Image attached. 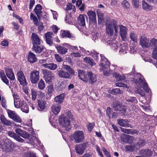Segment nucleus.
I'll return each mask as SVG.
<instances>
[{
    "instance_id": "obj_10",
    "label": "nucleus",
    "mask_w": 157,
    "mask_h": 157,
    "mask_svg": "<svg viewBox=\"0 0 157 157\" xmlns=\"http://www.w3.org/2000/svg\"><path fill=\"white\" fill-rule=\"evenodd\" d=\"M137 77L139 78V80L141 84L143 86L144 89L147 93H149L150 91V89L148 87L147 83L145 82V79L140 73H137L136 75Z\"/></svg>"
},
{
    "instance_id": "obj_41",
    "label": "nucleus",
    "mask_w": 157,
    "mask_h": 157,
    "mask_svg": "<svg viewBox=\"0 0 157 157\" xmlns=\"http://www.w3.org/2000/svg\"><path fill=\"white\" fill-rule=\"evenodd\" d=\"M121 104L119 102L117 101H115L113 102L112 106L114 110L116 111H117Z\"/></svg>"
},
{
    "instance_id": "obj_58",
    "label": "nucleus",
    "mask_w": 157,
    "mask_h": 157,
    "mask_svg": "<svg viewBox=\"0 0 157 157\" xmlns=\"http://www.w3.org/2000/svg\"><path fill=\"white\" fill-rule=\"evenodd\" d=\"M115 85L117 86H118L119 87H123L124 88H127L128 86L127 85L124 83H123L121 82H117L115 84Z\"/></svg>"
},
{
    "instance_id": "obj_3",
    "label": "nucleus",
    "mask_w": 157,
    "mask_h": 157,
    "mask_svg": "<svg viewBox=\"0 0 157 157\" xmlns=\"http://www.w3.org/2000/svg\"><path fill=\"white\" fill-rule=\"evenodd\" d=\"M63 69L66 70V71L61 68H59L57 70V74L61 78L65 79H70L71 75H74L75 72L74 70L69 65H64L63 66Z\"/></svg>"
},
{
    "instance_id": "obj_49",
    "label": "nucleus",
    "mask_w": 157,
    "mask_h": 157,
    "mask_svg": "<svg viewBox=\"0 0 157 157\" xmlns=\"http://www.w3.org/2000/svg\"><path fill=\"white\" fill-rule=\"evenodd\" d=\"M132 4L133 6L136 8H138L140 6L139 2L138 0H132Z\"/></svg>"
},
{
    "instance_id": "obj_47",
    "label": "nucleus",
    "mask_w": 157,
    "mask_h": 157,
    "mask_svg": "<svg viewBox=\"0 0 157 157\" xmlns=\"http://www.w3.org/2000/svg\"><path fill=\"white\" fill-rule=\"evenodd\" d=\"M128 46L122 45L121 46V50L119 51V52L122 54H126L127 52L126 51L128 50Z\"/></svg>"
},
{
    "instance_id": "obj_13",
    "label": "nucleus",
    "mask_w": 157,
    "mask_h": 157,
    "mask_svg": "<svg viewBox=\"0 0 157 157\" xmlns=\"http://www.w3.org/2000/svg\"><path fill=\"white\" fill-rule=\"evenodd\" d=\"M14 144L11 141H8L6 143V145L3 146L2 150L3 151L6 153L11 152L13 149Z\"/></svg>"
},
{
    "instance_id": "obj_22",
    "label": "nucleus",
    "mask_w": 157,
    "mask_h": 157,
    "mask_svg": "<svg viewBox=\"0 0 157 157\" xmlns=\"http://www.w3.org/2000/svg\"><path fill=\"white\" fill-rule=\"evenodd\" d=\"M88 82L92 84L97 80L96 75L91 72H88L87 73Z\"/></svg>"
},
{
    "instance_id": "obj_2",
    "label": "nucleus",
    "mask_w": 157,
    "mask_h": 157,
    "mask_svg": "<svg viewBox=\"0 0 157 157\" xmlns=\"http://www.w3.org/2000/svg\"><path fill=\"white\" fill-rule=\"evenodd\" d=\"M16 133L12 131H9L8 132V135L10 137H12L17 142L23 143L25 141L22 138L29 140L30 137V134L25 131L21 130L20 128H17L15 130Z\"/></svg>"
},
{
    "instance_id": "obj_19",
    "label": "nucleus",
    "mask_w": 157,
    "mask_h": 157,
    "mask_svg": "<svg viewBox=\"0 0 157 157\" xmlns=\"http://www.w3.org/2000/svg\"><path fill=\"white\" fill-rule=\"evenodd\" d=\"M32 42L33 46L41 44L40 40L38 35L35 33H33L31 36Z\"/></svg>"
},
{
    "instance_id": "obj_27",
    "label": "nucleus",
    "mask_w": 157,
    "mask_h": 157,
    "mask_svg": "<svg viewBox=\"0 0 157 157\" xmlns=\"http://www.w3.org/2000/svg\"><path fill=\"white\" fill-rule=\"evenodd\" d=\"M0 119L2 123L6 125L10 126L12 124H15L14 123H12L10 121L7 119L3 115L1 116Z\"/></svg>"
},
{
    "instance_id": "obj_54",
    "label": "nucleus",
    "mask_w": 157,
    "mask_h": 157,
    "mask_svg": "<svg viewBox=\"0 0 157 157\" xmlns=\"http://www.w3.org/2000/svg\"><path fill=\"white\" fill-rule=\"evenodd\" d=\"M84 60L86 62L88 63L90 65H93V59L89 57H86L84 59Z\"/></svg>"
},
{
    "instance_id": "obj_15",
    "label": "nucleus",
    "mask_w": 157,
    "mask_h": 157,
    "mask_svg": "<svg viewBox=\"0 0 157 157\" xmlns=\"http://www.w3.org/2000/svg\"><path fill=\"white\" fill-rule=\"evenodd\" d=\"M101 60L99 66L100 67L105 66V68H109L110 63L107 59L103 54H100Z\"/></svg>"
},
{
    "instance_id": "obj_51",
    "label": "nucleus",
    "mask_w": 157,
    "mask_h": 157,
    "mask_svg": "<svg viewBox=\"0 0 157 157\" xmlns=\"http://www.w3.org/2000/svg\"><path fill=\"white\" fill-rule=\"evenodd\" d=\"M127 143L132 144L133 142L134 138L133 136L126 135Z\"/></svg>"
},
{
    "instance_id": "obj_20",
    "label": "nucleus",
    "mask_w": 157,
    "mask_h": 157,
    "mask_svg": "<svg viewBox=\"0 0 157 157\" xmlns=\"http://www.w3.org/2000/svg\"><path fill=\"white\" fill-rule=\"evenodd\" d=\"M55 46L57 49L58 53L61 55H64L67 52L68 49L65 47L58 44H55Z\"/></svg>"
},
{
    "instance_id": "obj_18",
    "label": "nucleus",
    "mask_w": 157,
    "mask_h": 157,
    "mask_svg": "<svg viewBox=\"0 0 157 157\" xmlns=\"http://www.w3.org/2000/svg\"><path fill=\"white\" fill-rule=\"evenodd\" d=\"M53 36V33L50 32H48L44 34L46 42L50 46H52L53 44L52 39Z\"/></svg>"
},
{
    "instance_id": "obj_35",
    "label": "nucleus",
    "mask_w": 157,
    "mask_h": 157,
    "mask_svg": "<svg viewBox=\"0 0 157 157\" xmlns=\"http://www.w3.org/2000/svg\"><path fill=\"white\" fill-rule=\"evenodd\" d=\"M60 34L62 37H67L70 38L72 37L71 34L70 33V32L68 31H61Z\"/></svg>"
},
{
    "instance_id": "obj_14",
    "label": "nucleus",
    "mask_w": 157,
    "mask_h": 157,
    "mask_svg": "<svg viewBox=\"0 0 157 157\" xmlns=\"http://www.w3.org/2000/svg\"><path fill=\"white\" fill-rule=\"evenodd\" d=\"M88 145L87 143H84L77 145L75 147V150L76 152L79 155L82 154L86 150V147Z\"/></svg>"
},
{
    "instance_id": "obj_26",
    "label": "nucleus",
    "mask_w": 157,
    "mask_h": 157,
    "mask_svg": "<svg viewBox=\"0 0 157 157\" xmlns=\"http://www.w3.org/2000/svg\"><path fill=\"white\" fill-rule=\"evenodd\" d=\"M61 109L60 105L59 104H55L52 107V111L53 113L57 115Z\"/></svg>"
},
{
    "instance_id": "obj_46",
    "label": "nucleus",
    "mask_w": 157,
    "mask_h": 157,
    "mask_svg": "<svg viewBox=\"0 0 157 157\" xmlns=\"http://www.w3.org/2000/svg\"><path fill=\"white\" fill-rule=\"evenodd\" d=\"M99 24L101 23L103 24L105 22L104 18V14L102 13L99 12Z\"/></svg>"
},
{
    "instance_id": "obj_64",
    "label": "nucleus",
    "mask_w": 157,
    "mask_h": 157,
    "mask_svg": "<svg viewBox=\"0 0 157 157\" xmlns=\"http://www.w3.org/2000/svg\"><path fill=\"white\" fill-rule=\"evenodd\" d=\"M65 116L68 119H73V116L71 115V112L70 111H68L66 113Z\"/></svg>"
},
{
    "instance_id": "obj_1",
    "label": "nucleus",
    "mask_w": 157,
    "mask_h": 157,
    "mask_svg": "<svg viewBox=\"0 0 157 157\" xmlns=\"http://www.w3.org/2000/svg\"><path fill=\"white\" fill-rule=\"evenodd\" d=\"M140 43L143 48H148L150 46L154 48L152 56L153 58L157 60V40L152 39L150 41L144 35L141 36L140 38Z\"/></svg>"
},
{
    "instance_id": "obj_53",
    "label": "nucleus",
    "mask_w": 157,
    "mask_h": 157,
    "mask_svg": "<svg viewBox=\"0 0 157 157\" xmlns=\"http://www.w3.org/2000/svg\"><path fill=\"white\" fill-rule=\"evenodd\" d=\"M92 40L94 41L98 40V34L97 32H92Z\"/></svg>"
},
{
    "instance_id": "obj_45",
    "label": "nucleus",
    "mask_w": 157,
    "mask_h": 157,
    "mask_svg": "<svg viewBox=\"0 0 157 157\" xmlns=\"http://www.w3.org/2000/svg\"><path fill=\"white\" fill-rule=\"evenodd\" d=\"M110 91L111 92H109V93L111 94H113L115 95H117L118 94H121L123 93L122 90L119 88L113 89L112 91L110 90Z\"/></svg>"
},
{
    "instance_id": "obj_44",
    "label": "nucleus",
    "mask_w": 157,
    "mask_h": 157,
    "mask_svg": "<svg viewBox=\"0 0 157 157\" xmlns=\"http://www.w3.org/2000/svg\"><path fill=\"white\" fill-rule=\"evenodd\" d=\"M25 101L23 99H21V100L18 101V102H17L14 103V106L17 108H20L23 105V104H22V103Z\"/></svg>"
},
{
    "instance_id": "obj_28",
    "label": "nucleus",
    "mask_w": 157,
    "mask_h": 157,
    "mask_svg": "<svg viewBox=\"0 0 157 157\" xmlns=\"http://www.w3.org/2000/svg\"><path fill=\"white\" fill-rule=\"evenodd\" d=\"M6 74L7 76L11 80H13L15 79L14 75L12 70L10 69H6Z\"/></svg>"
},
{
    "instance_id": "obj_56",
    "label": "nucleus",
    "mask_w": 157,
    "mask_h": 157,
    "mask_svg": "<svg viewBox=\"0 0 157 157\" xmlns=\"http://www.w3.org/2000/svg\"><path fill=\"white\" fill-rule=\"evenodd\" d=\"M56 59L57 61L60 62L63 61V59L61 56L58 54H56L55 55Z\"/></svg>"
},
{
    "instance_id": "obj_31",
    "label": "nucleus",
    "mask_w": 157,
    "mask_h": 157,
    "mask_svg": "<svg viewBox=\"0 0 157 157\" xmlns=\"http://www.w3.org/2000/svg\"><path fill=\"white\" fill-rule=\"evenodd\" d=\"M65 96L64 93L61 94L56 96L54 99L55 101L58 103V104H61L64 99Z\"/></svg>"
},
{
    "instance_id": "obj_30",
    "label": "nucleus",
    "mask_w": 157,
    "mask_h": 157,
    "mask_svg": "<svg viewBox=\"0 0 157 157\" xmlns=\"http://www.w3.org/2000/svg\"><path fill=\"white\" fill-rule=\"evenodd\" d=\"M28 60L30 62L33 63L36 61L37 59L34 54L31 52H29L28 56Z\"/></svg>"
},
{
    "instance_id": "obj_12",
    "label": "nucleus",
    "mask_w": 157,
    "mask_h": 157,
    "mask_svg": "<svg viewBox=\"0 0 157 157\" xmlns=\"http://www.w3.org/2000/svg\"><path fill=\"white\" fill-rule=\"evenodd\" d=\"M17 76L20 84L23 86H26L27 83L23 72L21 71H18L17 74Z\"/></svg>"
},
{
    "instance_id": "obj_34",
    "label": "nucleus",
    "mask_w": 157,
    "mask_h": 157,
    "mask_svg": "<svg viewBox=\"0 0 157 157\" xmlns=\"http://www.w3.org/2000/svg\"><path fill=\"white\" fill-rule=\"evenodd\" d=\"M141 153L144 156H151L152 154V152L150 150L145 149L144 150H142L140 151Z\"/></svg>"
},
{
    "instance_id": "obj_52",
    "label": "nucleus",
    "mask_w": 157,
    "mask_h": 157,
    "mask_svg": "<svg viewBox=\"0 0 157 157\" xmlns=\"http://www.w3.org/2000/svg\"><path fill=\"white\" fill-rule=\"evenodd\" d=\"M30 19H32L33 21L34 22V24L37 25V23L38 22V20L37 18L34 15L33 13H31L30 14Z\"/></svg>"
},
{
    "instance_id": "obj_48",
    "label": "nucleus",
    "mask_w": 157,
    "mask_h": 157,
    "mask_svg": "<svg viewBox=\"0 0 157 157\" xmlns=\"http://www.w3.org/2000/svg\"><path fill=\"white\" fill-rule=\"evenodd\" d=\"M72 18L70 14H68L66 15L65 18V21L67 23L71 24L72 23Z\"/></svg>"
},
{
    "instance_id": "obj_24",
    "label": "nucleus",
    "mask_w": 157,
    "mask_h": 157,
    "mask_svg": "<svg viewBox=\"0 0 157 157\" xmlns=\"http://www.w3.org/2000/svg\"><path fill=\"white\" fill-rule=\"evenodd\" d=\"M42 66L51 70H54L57 69V66L53 63H49V61L46 63L42 64Z\"/></svg>"
},
{
    "instance_id": "obj_16",
    "label": "nucleus",
    "mask_w": 157,
    "mask_h": 157,
    "mask_svg": "<svg viewBox=\"0 0 157 157\" xmlns=\"http://www.w3.org/2000/svg\"><path fill=\"white\" fill-rule=\"evenodd\" d=\"M118 124L120 126L124 127L132 128V125L128 123L129 121L127 119L124 120L122 119H119L117 120Z\"/></svg>"
},
{
    "instance_id": "obj_55",
    "label": "nucleus",
    "mask_w": 157,
    "mask_h": 157,
    "mask_svg": "<svg viewBox=\"0 0 157 157\" xmlns=\"http://www.w3.org/2000/svg\"><path fill=\"white\" fill-rule=\"evenodd\" d=\"M120 128L121 129V131L124 133L127 134H130L132 133L131 129L124 128L121 127H120Z\"/></svg>"
},
{
    "instance_id": "obj_33",
    "label": "nucleus",
    "mask_w": 157,
    "mask_h": 157,
    "mask_svg": "<svg viewBox=\"0 0 157 157\" xmlns=\"http://www.w3.org/2000/svg\"><path fill=\"white\" fill-rule=\"evenodd\" d=\"M85 16L82 14H80L78 17V22L79 25L83 27L85 25Z\"/></svg>"
},
{
    "instance_id": "obj_29",
    "label": "nucleus",
    "mask_w": 157,
    "mask_h": 157,
    "mask_svg": "<svg viewBox=\"0 0 157 157\" xmlns=\"http://www.w3.org/2000/svg\"><path fill=\"white\" fill-rule=\"evenodd\" d=\"M41 10L42 6L40 4L36 5L34 9L35 13L39 18L40 17V16L41 15V14L42 13Z\"/></svg>"
},
{
    "instance_id": "obj_11",
    "label": "nucleus",
    "mask_w": 157,
    "mask_h": 157,
    "mask_svg": "<svg viewBox=\"0 0 157 157\" xmlns=\"http://www.w3.org/2000/svg\"><path fill=\"white\" fill-rule=\"evenodd\" d=\"M7 113L9 117L18 123H21L22 122L21 118L15 111L9 110L8 111Z\"/></svg>"
},
{
    "instance_id": "obj_42",
    "label": "nucleus",
    "mask_w": 157,
    "mask_h": 157,
    "mask_svg": "<svg viewBox=\"0 0 157 157\" xmlns=\"http://www.w3.org/2000/svg\"><path fill=\"white\" fill-rule=\"evenodd\" d=\"M125 99L127 102H131L134 103H136L137 102V100L135 97H127Z\"/></svg>"
},
{
    "instance_id": "obj_43",
    "label": "nucleus",
    "mask_w": 157,
    "mask_h": 157,
    "mask_svg": "<svg viewBox=\"0 0 157 157\" xmlns=\"http://www.w3.org/2000/svg\"><path fill=\"white\" fill-rule=\"evenodd\" d=\"M45 87V85L44 81L41 79L38 83V88L40 90H44Z\"/></svg>"
},
{
    "instance_id": "obj_6",
    "label": "nucleus",
    "mask_w": 157,
    "mask_h": 157,
    "mask_svg": "<svg viewBox=\"0 0 157 157\" xmlns=\"http://www.w3.org/2000/svg\"><path fill=\"white\" fill-rule=\"evenodd\" d=\"M29 77L30 81L32 83H37L39 79V71L36 70L32 71L29 74Z\"/></svg>"
},
{
    "instance_id": "obj_25",
    "label": "nucleus",
    "mask_w": 157,
    "mask_h": 157,
    "mask_svg": "<svg viewBox=\"0 0 157 157\" xmlns=\"http://www.w3.org/2000/svg\"><path fill=\"white\" fill-rule=\"evenodd\" d=\"M142 8L144 10L149 11L152 10L153 6L149 5L145 1L143 0L142 2Z\"/></svg>"
},
{
    "instance_id": "obj_23",
    "label": "nucleus",
    "mask_w": 157,
    "mask_h": 157,
    "mask_svg": "<svg viewBox=\"0 0 157 157\" xmlns=\"http://www.w3.org/2000/svg\"><path fill=\"white\" fill-rule=\"evenodd\" d=\"M44 47L41 44L33 46V50L36 53L39 54L42 52Z\"/></svg>"
},
{
    "instance_id": "obj_4",
    "label": "nucleus",
    "mask_w": 157,
    "mask_h": 157,
    "mask_svg": "<svg viewBox=\"0 0 157 157\" xmlns=\"http://www.w3.org/2000/svg\"><path fill=\"white\" fill-rule=\"evenodd\" d=\"M106 31L107 33L110 36L113 34V30H115V35H117L119 26L117 22L113 19L107 21L105 24Z\"/></svg>"
},
{
    "instance_id": "obj_38",
    "label": "nucleus",
    "mask_w": 157,
    "mask_h": 157,
    "mask_svg": "<svg viewBox=\"0 0 157 157\" xmlns=\"http://www.w3.org/2000/svg\"><path fill=\"white\" fill-rule=\"evenodd\" d=\"M23 105L20 108L21 110L24 112L26 113H28L29 112V108L28 105H27L26 102H23L22 103Z\"/></svg>"
},
{
    "instance_id": "obj_7",
    "label": "nucleus",
    "mask_w": 157,
    "mask_h": 157,
    "mask_svg": "<svg viewBox=\"0 0 157 157\" xmlns=\"http://www.w3.org/2000/svg\"><path fill=\"white\" fill-rule=\"evenodd\" d=\"M73 137L76 143H79L84 139V134L82 131H77L74 133Z\"/></svg>"
},
{
    "instance_id": "obj_61",
    "label": "nucleus",
    "mask_w": 157,
    "mask_h": 157,
    "mask_svg": "<svg viewBox=\"0 0 157 157\" xmlns=\"http://www.w3.org/2000/svg\"><path fill=\"white\" fill-rule=\"evenodd\" d=\"M94 125V123H90L88 125H87V127L88 130L91 132Z\"/></svg>"
},
{
    "instance_id": "obj_37",
    "label": "nucleus",
    "mask_w": 157,
    "mask_h": 157,
    "mask_svg": "<svg viewBox=\"0 0 157 157\" xmlns=\"http://www.w3.org/2000/svg\"><path fill=\"white\" fill-rule=\"evenodd\" d=\"M146 143L145 140L140 138L139 139V140L136 142V145L137 146L139 147V148H141L145 146Z\"/></svg>"
},
{
    "instance_id": "obj_60",
    "label": "nucleus",
    "mask_w": 157,
    "mask_h": 157,
    "mask_svg": "<svg viewBox=\"0 0 157 157\" xmlns=\"http://www.w3.org/2000/svg\"><path fill=\"white\" fill-rule=\"evenodd\" d=\"M53 90L54 88L53 85H49L48 87V93L49 94H51L52 93Z\"/></svg>"
},
{
    "instance_id": "obj_50",
    "label": "nucleus",
    "mask_w": 157,
    "mask_h": 157,
    "mask_svg": "<svg viewBox=\"0 0 157 157\" xmlns=\"http://www.w3.org/2000/svg\"><path fill=\"white\" fill-rule=\"evenodd\" d=\"M130 38L132 40L135 42L137 40V36L133 32H131L130 34Z\"/></svg>"
},
{
    "instance_id": "obj_9",
    "label": "nucleus",
    "mask_w": 157,
    "mask_h": 157,
    "mask_svg": "<svg viewBox=\"0 0 157 157\" xmlns=\"http://www.w3.org/2000/svg\"><path fill=\"white\" fill-rule=\"evenodd\" d=\"M87 14L90 24L97 26V21L95 12L92 11H89L87 12Z\"/></svg>"
},
{
    "instance_id": "obj_63",
    "label": "nucleus",
    "mask_w": 157,
    "mask_h": 157,
    "mask_svg": "<svg viewBox=\"0 0 157 157\" xmlns=\"http://www.w3.org/2000/svg\"><path fill=\"white\" fill-rule=\"evenodd\" d=\"M126 108L125 107L121 104L119 109H118V111L122 112L123 113H125L126 112Z\"/></svg>"
},
{
    "instance_id": "obj_21",
    "label": "nucleus",
    "mask_w": 157,
    "mask_h": 157,
    "mask_svg": "<svg viewBox=\"0 0 157 157\" xmlns=\"http://www.w3.org/2000/svg\"><path fill=\"white\" fill-rule=\"evenodd\" d=\"M78 76L79 78L86 82H87L88 79L87 78V75L82 70L78 71Z\"/></svg>"
},
{
    "instance_id": "obj_59",
    "label": "nucleus",
    "mask_w": 157,
    "mask_h": 157,
    "mask_svg": "<svg viewBox=\"0 0 157 157\" xmlns=\"http://www.w3.org/2000/svg\"><path fill=\"white\" fill-rule=\"evenodd\" d=\"M122 4L123 6L125 8H128L130 6L129 3L126 0L123 1L122 2Z\"/></svg>"
},
{
    "instance_id": "obj_39",
    "label": "nucleus",
    "mask_w": 157,
    "mask_h": 157,
    "mask_svg": "<svg viewBox=\"0 0 157 157\" xmlns=\"http://www.w3.org/2000/svg\"><path fill=\"white\" fill-rule=\"evenodd\" d=\"M38 103L40 109L41 110L44 109L45 107L46 101L41 100H39Z\"/></svg>"
},
{
    "instance_id": "obj_5",
    "label": "nucleus",
    "mask_w": 157,
    "mask_h": 157,
    "mask_svg": "<svg viewBox=\"0 0 157 157\" xmlns=\"http://www.w3.org/2000/svg\"><path fill=\"white\" fill-rule=\"evenodd\" d=\"M59 124L65 128L67 131H69L71 128L70 121L64 115L60 116L59 119Z\"/></svg>"
},
{
    "instance_id": "obj_32",
    "label": "nucleus",
    "mask_w": 157,
    "mask_h": 157,
    "mask_svg": "<svg viewBox=\"0 0 157 157\" xmlns=\"http://www.w3.org/2000/svg\"><path fill=\"white\" fill-rule=\"evenodd\" d=\"M32 99L33 100H35L36 98L37 95L40 94V96H43L44 95V94L40 91H36L34 90H31Z\"/></svg>"
},
{
    "instance_id": "obj_62",
    "label": "nucleus",
    "mask_w": 157,
    "mask_h": 157,
    "mask_svg": "<svg viewBox=\"0 0 157 157\" xmlns=\"http://www.w3.org/2000/svg\"><path fill=\"white\" fill-rule=\"evenodd\" d=\"M13 96L14 98V103L15 102H18V101L21 100V99H20L19 96L17 94H15L14 93L13 94Z\"/></svg>"
},
{
    "instance_id": "obj_40",
    "label": "nucleus",
    "mask_w": 157,
    "mask_h": 157,
    "mask_svg": "<svg viewBox=\"0 0 157 157\" xmlns=\"http://www.w3.org/2000/svg\"><path fill=\"white\" fill-rule=\"evenodd\" d=\"M136 148V147L134 145H128L125 146V149L126 151L133 152L135 150Z\"/></svg>"
},
{
    "instance_id": "obj_17",
    "label": "nucleus",
    "mask_w": 157,
    "mask_h": 157,
    "mask_svg": "<svg viewBox=\"0 0 157 157\" xmlns=\"http://www.w3.org/2000/svg\"><path fill=\"white\" fill-rule=\"evenodd\" d=\"M120 31V36L123 40H126V34L127 29L125 26L122 25H119Z\"/></svg>"
},
{
    "instance_id": "obj_57",
    "label": "nucleus",
    "mask_w": 157,
    "mask_h": 157,
    "mask_svg": "<svg viewBox=\"0 0 157 157\" xmlns=\"http://www.w3.org/2000/svg\"><path fill=\"white\" fill-rule=\"evenodd\" d=\"M112 110L111 108H110L109 107H108L107 108L106 111V114L108 116L109 118L110 119L111 118V115L112 113Z\"/></svg>"
},
{
    "instance_id": "obj_36",
    "label": "nucleus",
    "mask_w": 157,
    "mask_h": 157,
    "mask_svg": "<svg viewBox=\"0 0 157 157\" xmlns=\"http://www.w3.org/2000/svg\"><path fill=\"white\" fill-rule=\"evenodd\" d=\"M105 66L100 67V71H103V74L104 75L108 76L109 74H110V66L108 68H105Z\"/></svg>"
},
{
    "instance_id": "obj_8",
    "label": "nucleus",
    "mask_w": 157,
    "mask_h": 157,
    "mask_svg": "<svg viewBox=\"0 0 157 157\" xmlns=\"http://www.w3.org/2000/svg\"><path fill=\"white\" fill-rule=\"evenodd\" d=\"M43 74L46 82H51L55 78V76L52 72L47 70H43Z\"/></svg>"
}]
</instances>
